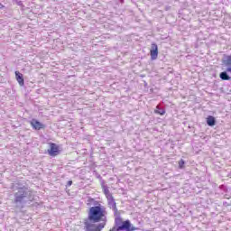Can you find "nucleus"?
<instances>
[{
	"label": "nucleus",
	"instance_id": "ddd939ff",
	"mask_svg": "<svg viewBox=\"0 0 231 231\" xmlns=\"http://www.w3.org/2000/svg\"><path fill=\"white\" fill-rule=\"evenodd\" d=\"M178 163H179V169H185V161H183V159L179 161Z\"/></svg>",
	"mask_w": 231,
	"mask_h": 231
},
{
	"label": "nucleus",
	"instance_id": "f8f14e48",
	"mask_svg": "<svg viewBox=\"0 0 231 231\" xmlns=\"http://www.w3.org/2000/svg\"><path fill=\"white\" fill-rule=\"evenodd\" d=\"M158 109H160V106H156V109L154 110L155 115H161V116H163V115H165V110L162 109L161 112H158Z\"/></svg>",
	"mask_w": 231,
	"mask_h": 231
},
{
	"label": "nucleus",
	"instance_id": "f257e3e1",
	"mask_svg": "<svg viewBox=\"0 0 231 231\" xmlns=\"http://www.w3.org/2000/svg\"><path fill=\"white\" fill-rule=\"evenodd\" d=\"M88 219L90 223L99 224L85 223L87 231H102L106 226V223H107V211L106 210V207L98 204L97 206L89 208Z\"/></svg>",
	"mask_w": 231,
	"mask_h": 231
},
{
	"label": "nucleus",
	"instance_id": "7ed1b4c3",
	"mask_svg": "<svg viewBox=\"0 0 231 231\" xmlns=\"http://www.w3.org/2000/svg\"><path fill=\"white\" fill-rule=\"evenodd\" d=\"M50 149L48 150L49 156H52L55 158V156H59L60 154V146H59L55 143H50Z\"/></svg>",
	"mask_w": 231,
	"mask_h": 231
},
{
	"label": "nucleus",
	"instance_id": "423d86ee",
	"mask_svg": "<svg viewBox=\"0 0 231 231\" xmlns=\"http://www.w3.org/2000/svg\"><path fill=\"white\" fill-rule=\"evenodd\" d=\"M14 75H15V79L18 82L19 86L21 87L24 86V76L23 75V73L16 70L14 72Z\"/></svg>",
	"mask_w": 231,
	"mask_h": 231
},
{
	"label": "nucleus",
	"instance_id": "0eeeda50",
	"mask_svg": "<svg viewBox=\"0 0 231 231\" xmlns=\"http://www.w3.org/2000/svg\"><path fill=\"white\" fill-rule=\"evenodd\" d=\"M106 199L108 201L109 208H112L113 210H115V214H116V202L115 200V198H113V195H111L110 197H107Z\"/></svg>",
	"mask_w": 231,
	"mask_h": 231
},
{
	"label": "nucleus",
	"instance_id": "f03ea898",
	"mask_svg": "<svg viewBox=\"0 0 231 231\" xmlns=\"http://www.w3.org/2000/svg\"><path fill=\"white\" fill-rule=\"evenodd\" d=\"M138 227L133 226L130 220H125L122 222L121 226H119L116 231H136Z\"/></svg>",
	"mask_w": 231,
	"mask_h": 231
},
{
	"label": "nucleus",
	"instance_id": "1a4fd4ad",
	"mask_svg": "<svg viewBox=\"0 0 231 231\" xmlns=\"http://www.w3.org/2000/svg\"><path fill=\"white\" fill-rule=\"evenodd\" d=\"M207 124L209 125V127H214V125H216V117L208 116L207 117Z\"/></svg>",
	"mask_w": 231,
	"mask_h": 231
},
{
	"label": "nucleus",
	"instance_id": "dca6fc26",
	"mask_svg": "<svg viewBox=\"0 0 231 231\" xmlns=\"http://www.w3.org/2000/svg\"><path fill=\"white\" fill-rule=\"evenodd\" d=\"M226 71H227V73H231V67H228V68L226 69Z\"/></svg>",
	"mask_w": 231,
	"mask_h": 231
},
{
	"label": "nucleus",
	"instance_id": "9b49d317",
	"mask_svg": "<svg viewBox=\"0 0 231 231\" xmlns=\"http://www.w3.org/2000/svg\"><path fill=\"white\" fill-rule=\"evenodd\" d=\"M224 64L226 66L231 67V54L226 57V60H224Z\"/></svg>",
	"mask_w": 231,
	"mask_h": 231
},
{
	"label": "nucleus",
	"instance_id": "2eb2a0df",
	"mask_svg": "<svg viewBox=\"0 0 231 231\" xmlns=\"http://www.w3.org/2000/svg\"><path fill=\"white\" fill-rule=\"evenodd\" d=\"M71 185H73V181H72V180H69V181H68V186H69V187H71Z\"/></svg>",
	"mask_w": 231,
	"mask_h": 231
},
{
	"label": "nucleus",
	"instance_id": "6e6552de",
	"mask_svg": "<svg viewBox=\"0 0 231 231\" xmlns=\"http://www.w3.org/2000/svg\"><path fill=\"white\" fill-rule=\"evenodd\" d=\"M19 193L20 195H17V193L15 194V203H21L24 199V198H26V191L20 190Z\"/></svg>",
	"mask_w": 231,
	"mask_h": 231
},
{
	"label": "nucleus",
	"instance_id": "9d476101",
	"mask_svg": "<svg viewBox=\"0 0 231 231\" xmlns=\"http://www.w3.org/2000/svg\"><path fill=\"white\" fill-rule=\"evenodd\" d=\"M219 77L222 80H230V77L226 72H221Z\"/></svg>",
	"mask_w": 231,
	"mask_h": 231
},
{
	"label": "nucleus",
	"instance_id": "4468645a",
	"mask_svg": "<svg viewBox=\"0 0 231 231\" xmlns=\"http://www.w3.org/2000/svg\"><path fill=\"white\" fill-rule=\"evenodd\" d=\"M104 194L106 195V198L113 196L111 192H109V189L107 188L104 189Z\"/></svg>",
	"mask_w": 231,
	"mask_h": 231
},
{
	"label": "nucleus",
	"instance_id": "20e7f679",
	"mask_svg": "<svg viewBox=\"0 0 231 231\" xmlns=\"http://www.w3.org/2000/svg\"><path fill=\"white\" fill-rule=\"evenodd\" d=\"M32 129H34L35 131H41V129H46V125L42 123H41L39 120L37 119H32L30 122Z\"/></svg>",
	"mask_w": 231,
	"mask_h": 231
},
{
	"label": "nucleus",
	"instance_id": "39448f33",
	"mask_svg": "<svg viewBox=\"0 0 231 231\" xmlns=\"http://www.w3.org/2000/svg\"><path fill=\"white\" fill-rule=\"evenodd\" d=\"M150 55L152 60H156V59H158V45L156 43H152Z\"/></svg>",
	"mask_w": 231,
	"mask_h": 231
}]
</instances>
